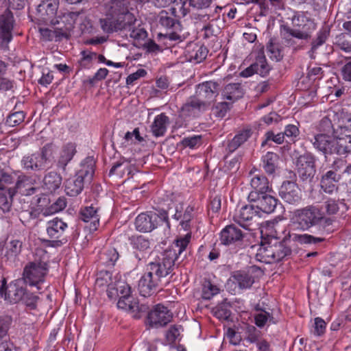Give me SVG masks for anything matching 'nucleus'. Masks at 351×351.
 I'll return each instance as SVG.
<instances>
[{"label": "nucleus", "instance_id": "obj_7", "mask_svg": "<svg viewBox=\"0 0 351 351\" xmlns=\"http://www.w3.org/2000/svg\"><path fill=\"white\" fill-rule=\"evenodd\" d=\"M173 6L171 8V12L162 10L159 14V24L169 32H167L164 37L176 43L182 42L184 38L180 34L182 25L176 15H181L180 12H173Z\"/></svg>", "mask_w": 351, "mask_h": 351}, {"label": "nucleus", "instance_id": "obj_58", "mask_svg": "<svg viewBox=\"0 0 351 351\" xmlns=\"http://www.w3.org/2000/svg\"><path fill=\"white\" fill-rule=\"evenodd\" d=\"M117 18L119 23L123 26V29H127L128 27L131 28V26L134 25L136 21L135 16L130 12L129 9Z\"/></svg>", "mask_w": 351, "mask_h": 351}, {"label": "nucleus", "instance_id": "obj_34", "mask_svg": "<svg viewBox=\"0 0 351 351\" xmlns=\"http://www.w3.org/2000/svg\"><path fill=\"white\" fill-rule=\"evenodd\" d=\"M14 189L16 193H19L23 195H33L36 191V189L32 186V178L24 174L18 177Z\"/></svg>", "mask_w": 351, "mask_h": 351}, {"label": "nucleus", "instance_id": "obj_35", "mask_svg": "<svg viewBox=\"0 0 351 351\" xmlns=\"http://www.w3.org/2000/svg\"><path fill=\"white\" fill-rule=\"evenodd\" d=\"M279 156L272 152H268L261 157V165L268 175H273L278 167Z\"/></svg>", "mask_w": 351, "mask_h": 351}, {"label": "nucleus", "instance_id": "obj_9", "mask_svg": "<svg viewBox=\"0 0 351 351\" xmlns=\"http://www.w3.org/2000/svg\"><path fill=\"white\" fill-rule=\"evenodd\" d=\"M51 150L49 145L43 146L39 152L24 156L21 160L22 167L29 171H39L47 168L50 163Z\"/></svg>", "mask_w": 351, "mask_h": 351}, {"label": "nucleus", "instance_id": "obj_37", "mask_svg": "<svg viewBox=\"0 0 351 351\" xmlns=\"http://www.w3.org/2000/svg\"><path fill=\"white\" fill-rule=\"evenodd\" d=\"M80 58L76 63V74L82 70H88L93 66L94 59L97 54L95 52L83 50L80 52Z\"/></svg>", "mask_w": 351, "mask_h": 351}, {"label": "nucleus", "instance_id": "obj_33", "mask_svg": "<svg viewBox=\"0 0 351 351\" xmlns=\"http://www.w3.org/2000/svg\"><path fill=\"white\" fill-rule=\"evenodd\" d=\"M99 22L102 31L108 34L123 29L118 18L111 14H106L104 18L100 19Z\"/></svg>", "mask_w": 351, "mask_h": 351}, {"label": "nucleus", "instance_id": "obj_60", "mask_svg": "<svg viewBox=\"0 0 351 351\" xmlns=\"http://www.w3.org/2000/svg\"><path fill=\"white\" fill-rule=\"evenodd\" d=\"M129 31L130 37L137 42L144 40L147 36V31L140 26L137 27H131L129 29Z\"/></svg>", "mask_w": 351, "mask_h": 351}, {"label": "nucleus", "instance_id": "obj_25", "mask_svg": "<svg viewBox=\"0 0 351 351\" xmlns=\"http://www.w3.org/2000/svg\"><path fill=\"white\" fill-rule=\"evenodd\" d=\"M129 243L134 250L135 258L138 261L145 258L150 250L151 242L149 238L143 235L134 234L129 237Z\"/></svg>", "mask_w": 351, "mask_h": 351}, {"label": "nucleus", "instance_id": "obj_15", "mask_svg": "<svg viewBox=\"0 0 351 351\" xmlns=\"http://www.w3.org/2000/svg\"><path fill=\"white\" fill-rule=\"evenodd\" d=\"M298 176L303 181L311 182L315 172V158L311 154H305L298 157L296 162Z\"/></svg>", "mask_w": 351, "mask_h": 351}, {"label": "nucleus", "instance_id": "obj_30", "mask_svg": "<svg viewBox=\"0 0 351 351\" xmlns=\"http://www.w3.org/2000/svg\"><path fill=\"white\" fill-rule=\"evenodd\" d=\"M76 153V145L73 143H68L64 145L60 152L57 162V167L64 171L68 163L73 159Z\"/></svg>", "mask_w": 351, "mask_h": 351}, {"label": "nucleus", "instance_id": "obj_63", "mask_svg": "<svg viewBox=\"0 0 351 351\" xmlns=\"http://www.w3.org/2000/svg\"><path fill=\"white\" fill-rule=\"evenodd\" d=\"M182 144L184 147H188L191 149L197 147L202 144L201 136L197 135L184 138L182 140Z\"/></svg>", "mask_w": 351, "mask_h": 351}, {"label": "nucleus", "instance_id": "obj_41", "mask_svg": "<svg viewBox=\"0 0 351 351\" xmlns=\"http://www.w3.org/2000/svg\"><path fill=\"white\" fill-rule=\"evenodd\" d=\"M23 247V242L18 239H12L5 244V256L11 261H14L21 254Z\"/></svg>", "mask_w": 351, "mask_h": 351}, {"label": "nucleus", "instance_id": "obj_17", "mask_svg": "<svg viewBox=\"0 0 351 351\" xmlns=\"http://www.w3.org/2000/svg\"><path fill=\"white\" fill-rule=\"evenodd\" d=\"M247 198L250 203L254 204L259 215L261 213L267 214L273 213L278 204V199L269 193H265L261 195L252 193L248 195Z\"/></svg>", "mask_w": 351, "mask_h": 351}, {"label": "nucleus", "instance_id": "obj_21", "mask_svg": "<svg viewBox=\"0 0 351 351\" xmlns=\"http://www.w3.org/2000/svg\"><path fill=\"white\" fill-rule=\"evenodd\" d=\"M230 281L234 285V290L239 292L252 287L255 282L253 271L251 269L247 271L239 270L232 273Z\"/></svg>", "mask_w": 351, "mask_h": 351}, {"label": "nucleus", "instance_id": "obj_47", "mask_svg": "<svg viewBox=\"0 0 351 351\" xmlns=\"http://www.w3.org/2000/svg\"><path fill=\"white\" fill-rule=\"evenodd\" d=\"M119 258V254L117 250L113 247L104 250L100 254V261L106 267H113Z\"/></svg>", "mask_w": 351, "mask_h": 351}, {"label": "nucleus", "instance_id": "obj_1", "mask_svg": "<svg viewBox=\"0 0 351 351\" xmlns=\"http://www.w3.org/2000/svg\"><path fill=\"white\" fill-rule=\"evenodd\" d=\"M291 222L298 230H309L317 228V234L314 236L307 233L292 234L291 240L300 245H317L326 241L325 236L332 234L337 230L336 220L334 217H326L317 206L309 205L293 212Z\"/></svg>", "mask_w": 351, "mask_h": 351}, {"label": "nucleus", "instance_id": "obj_23", "mask_svg": "<svg viewBox=\"0 0 351 351\" xmlns=\"http://www.w3.org/2000/svg\"><path fill=\"white\" fill-rule=\"evenodd\" d=\"M279 195L286 202L295 204L300 202L302 199L301 190L295 182L285 181L282 184Z\"/></svg>", "mask_w": 351, "mask_h": 351}, {"label": "nucleus", "instance_id": "obj_45", "mask_svg": "<svg viewBox=\"0 0 351 351\" xmlns=\"http://www.w3.org/2000/svg\"><path fill=\"white\" fill-rule=\"evenodd\" d=\"M268 56L272 60L279 62L284 57V47L278 43H274L271 40L267 45Z\"/></svg>", "mask_w": 351, "mask_h": 351}, {"label": "nucleus", "instance_id": "obj_18", "mask_svg": "<svg viewBox=\"0 0 351 351\" xmlns=\"http://www.w3.org/2000/svg\"><path fill=\"white\" fill-rule=\"evenodd\" d=\"M59 7V0H43L37 7V15L46 23H57L56 19Z\"/></svg>", "mask_w": 351, "mask_h": 351}, {"label": "nucleus", "instance_id": "obj_19", "mask_svg": "<svg viewBox=\"0 0 351 351\" xmlns=\"http://www.w3.org/2000/svg\"><path fill=\"white\" fill-rule=\"evenodd\" d=\"M341 176L336 171L329 170L322 176L320 179L321 191L327 195L335 196L339 191V182Z\"/></svg>", "mask_w": 351, "mask_h": 351}, {"label": "nucleus", "instance_id": "obj_59", "mask_svg": "<svg viewBox=\"0 0 351 351\" xmlns=\"http://www.w3.org/2000/svg\"><path fill=\"white\" fill-rule=\"evenodd\" d=\"M229 109V105L227 102L217 103L211 109V113L215 117L223 118Z\"/></svg>", "mask_w": 351, "mask_h": 351}, {"label": "nucleus", "instance_id": "obj_39", "mask_svg": "<svg viewBox=\"0 0 351 351\" xmlns=\"http://www.w3.org/2000/svg\"><path fill=\"white\" fill-rule=\"evenodd\" d=\"M187 233L184 235H179L176 237L173 243V249L167 250V251H174L176 254V260H178V256L182 254L183 252H184L189 245L191 243L192 238V232L191 231H186Z\"/></svg>", "mask_w": 351, "mask_h": 351}, {"label": "nucleus", "instance_id": "obj_10", "mask_svg": "<svg viewBox=\"0 0 351 351\" xmlns=\"http://www.w3.org/2000/svg\"><path fill=\"white\" fill-rule=\"evenodd\" d=\"M67 229V223L60 218L56 217L48 221L46 224V231L51 239L49 245L58 247L65 244L68 241L66 236Z\"/></svg>", "mask_w": 351, "mask_h": 351}, {"label": "nucleus", "instance_id": "obj_64", "mask_svg": "<svg viewBox=\"0 0 351 351\" xmlns=\"http://www.w3.org/2000/svg\"><path fill=\"white\" fill-rule=\"evenodd\" d=\"M180 328L171 326L166 333V339L169 343H174L180 336Z\"/></svg>", "mask_w": 351, "mask_h": 351}, {"label": "nucleus", "instance_id": "obj_55", "mask_svg": "<svg viewBox=\"0 0 351 351\" xmlns=\"http://www.w3.org/2000/svg\"><path fill=\"white\" fill-rule=\"evenodd\" d=\"M245 339L251 343H255L261 339V332L252 325H247L245 329Z\"/></svg>", "mask_w": 351, "mask_h": 351}, {"label": "nucleus", "instance_id": "obj_48", "mask_svg": "<svg viewBox=\"0 0 351 351\" xmlns=\"http://www.w3.org/2000/svg\"><path fill=\"white\" fill-rule=\"evenodd\" d=\"M204 106L203 101L195 96V97L191 98L189 101L183 105L182 111L185 115L191 116L199 112L201 108Z\"/></svg>", "mask_w": 351, "mask_h": 351}, {"label": "nucleus", "instance_id": "obj_2", "mask_svg": "<svg viewBox=\"0 0 351 351\" xmlns=\"http://www.w3.org/2000/svg\"><path fill=\"white\" fill-rule=\"evenodd\" d=\"M176 259L174 251H165L155 261L149 263L138 280V290L141 295L148 297L160 289L161 279L173 270Z\"/></svg>", "mask_w": 351, "mask_h": 351}, {"label": "nucleus", "instance_id": "obj_51", "mask_svg": "<svg viewBox=\"0 0 351 351\" xmlns=\"http://www.w3.org/2000/svg\"><path fill=\"white\" fill-rule=\"evenodd\" d=\"M39 300L40 298L37 295L26 289L20 302L24 304L27 309L32 311L37 308Z\"/></svg>", "mask_w": 351, "mask_h": 351}, {"label": "nucleus", "instance_id": "obj_14", "mask_svg": "<svg viewBox=\"0 0 351 351\" xmlns=\"http://www.w3.org/2000/svg\"><path fill=\"white\" fill-rule=\"evenodd\" d=\"M259 215L253 203L244 205L236 210L232 220L245 230H250V227L255 222V218H259Z\"/></svg>", "mask_w": 351, "mask_h": 351}, {"label": "nucleus", "instance_id": "obj_56", "mask_svg": "<svg viewBox=\"0 0 351 351\" xmlns=\"http://www.w3.org/2000/svg\"><path fill=\"white\" fill-rule=\"evenodd\" d=\"M324 206L328 215H336L339 210V198H327L324 202Z\"/></svg>", "mask_w": 351, "mask_h": 351}, {"label": "nucleus", "instance_id": "obj_22", "mask_svg": "<svg viewBox=\"0 0 351 351\" xmlns=\"http://www.w3.org/2000/svg\"><path fill=\"white\" fill-rule=\"evenodd\" d=\"M213 0H174L173 12H180L182 16H186L190 10V7L197 10L208 9Z\"/></svg>", "mask_w": 351, "mask_h": 351}, {"label": "nucleus", "instance_id": "obj_6", "mask_svg": "<svg viewBox=\"0 0 351 351\" xmlns=\"http://www.w3.org/2000/svg\"><path fill=\"white\" fill-rule=\"evenodd\" d=\"M134 224L136 229L142 232H150L164 224L168 230L171 228L169 213L164 209L140 213L136 217Z\"/></svg>", "mask_w": 351, "mask_h": 351}, {"label": "nucleus", "instance_id": "obj_43", "mask_svg": "<svg viewBox=\"0 0 351 351\" xmlns=\"http://www.w3.org/2000/svg\"><path fill=\"white\" fill-rule=\"evenodd\" d=\"M39 33L41 39L44 41H60L64 36L57 26H53L52 29L48 27H39Z\"/></svg>", "mask_w": 351, "mask_h": 351}, {"label": "nucleus", "instance_id": "obj_12", "mask_svg": "<svg viewBox=\"0 0 351 351\" xmlns=\"http://www.w3.org/2000/svg\"><path fill=\"white\" fill-rule=\"evenodd\" d=\"M99 210L100 207L97 200L94 199L90 202L87 199H85L84 204L80 209L79 219L84 222L90 223L89 230L90 232L96 231L99 226Z\"/></svg>", "mask_w": 351, "mask_h": 351}, {"label": "nucleus", "instance_id": "obj_16", "mask_svg": "<svg viewBox=\"0 0 351 351\" xmlns=\"http://www.w3.org/2000/svg\"><path fill=\"white\" fill-rule=\"evenodd\" d=\"M172 317L173 314L167 307L158 304L148 313L147 322L150 327L159 328L169 324Z\"/></svg>", "mask_w": 351, "mask_h": 351}, {"label": "nucleus", "instance_id": "obj_3", "mask_svg": "<svg viewBox=\"0 0 351 351\" xmlns=\"http://www.w3.org/2000/svg\"><path fill=\"white\" fill-rule=\"evenodd\" d=\"M291 23L294 28L282 25L280 29V36L287 46L295 45L294 38L307 40L315 28L313 21L303 12H295L291 19Z\"/></svg>", "mask_w": 351, "mask_h": 351}, {"label": "nucleus", "instance_id": "obj_44", "mask_svg": "<svg viewBox=\"0 0 351 351\" xmlns=\"http://www.w3.org/2000/svg\"><path fill=\"white\" fill-rule=\"evenodd\" d=\"M195 210V208L193 205H189L182 214V219L180 221V226L185 231H191V223L196 216Z\"/></svg>", "mask_w": 351, "mask_h": 351}, {"label": "nucleus", "instance_id": "obj_13", "mask_svg": "<svg viewBox=\"0 0 351 351\" xmlns=\"http://www.w3.org/2000/svg\"><path fill=\"white\" fill-rule=\"evenodd\" d=\"M0 295L4 300L11 304H17L23 299L27 288L21 285V282L16 280L7 285V280L3 278L1 280Z\"/></svg>", "mask_w": 351, "mask_h": 351}, {"label": "nucleus", "instance_id": "obj_31", "mask_svg": "<svg viewBox=\"0 0 351 351\" xmlns=\"http://www.w3.org/2000/svg\"><path fill=\"white\" fill-rule=\"evenodd\" d=\"M62 176L56 171L47 173L43 180V189L48 193H56L62 184Z\"/></svg>", "mask_w": 351, "mask_h": 351}, {"label": "nucleus", "instance_id": "obj_54", "mask_svg": "<svg viewBox=\"0 0 351 351\" xmlns=\"http://www.w3.org/2000/svg\"><path fill=\"white\" fill-rule=\"evenodd\" d=\"M25 113L22 110L11 112L6 118V124L10 127L19 125L24 121Z\"/></svg>", "mask_w": 351, "mask_h": 351}, {"label": "nucleus", "instance_id": "obj_36", "mask_svg": "<svg viewBox=\"0 0 351 351\" xmlns=\"http://www.w3.org/2000/svg\"><path fill=\"white\" fill-rule=\"evenodd\" d=\"M244 95V90L240 83H230L227 84L222 92L225 99L234 102L241 98Z\"/></svg>", "mask_w": 351, "mask_h": 351}, {"label": "nucleus", "instance_id": "obj_61", "mask_svg": "<svg viewBox=\"0 0 351 351\" xmlns=\"http://www.w3.org/2000/svg\"><path fill=\"white\" fill-rule=\"evenodd\" d=\"M340 49L346 52H351V34L349 33L342 34L337 40Z\"/></svg>", "mask_w": 351, "mask_h": 351}, {"label": "nucleus", "instance_id": "obj_27", "mask_svg": "<svg viewBox=\"0 0 351 351\" xmlns=\"http://www.w3.org/2000/svg\"><path fill=\"white\" fill-rule=\"evenodd\" d=\"M14 22V16L10 11L8 10L0 15V42L2 43H8L12 40Z\"/></svg>", "mask_w": 351, "mask_h": 351}, {"label": "nucleus", "instance_id": "obj_28", "mask_svg": "<svg viewBox=\"0 0 351 351\" xmlns=\"http://www.w3.org/2000/svg\"><path fill=\"white\" fill-rule=\"evenodd\" d=\"M251 176L250 185L251 191L248 195L252 193L261 195L265 193H270L272 191V187L267 178L263 174L253 175L252 171L250 173Z\"/></svg>", "mask_w": 351, "mask_h": 351}, {"label": "nucleus", "instance_id": "obj_52", "mask_svg": "<svg viewBox=\"0 0 351 351\" xmlns=\"http://www.w3.org/2000/svg\"><path fill=\"white\" fill-rule=\"evenodd\" d=\"M273 246L274 263L282 261L291 253V249L282 243H276Z\"/></svg>", "mask_w": 351, "mask_h": 351}, {"label": "nucleus", "instance_id": "obj_46", "mask_svg": "<svg viewBox=\"0 0 351 351\" xmlns=\"http://www.w3.org/2000/svg\"><path fill=\"white\" fill-rule=\"evenodd\" d=\"M254 65H255L256 73L262 77L267 76L271 70V66L269 65L263 53H258L254 62Z\"/></svg>", "mask_w": 351, "mask_h": 351}, {"label": "nucleus", "instance_id": "obj_38", "mask_svg": "<svg viewBox=\"0 0 351 351\" xmlns=\"http://www.w3.org/2000/svg\"><path fill=\"white\" fill-rule=\"evenodd\" d=\"M274 246L261 241L257 249L256 259L260 262L270 264L274 263Z\"/></svg>", "mask_w": 351, "mask_h": 351}, {"label": "nucleus", "instance_id": "obj_32", "mask_svg": "<svg viewBox=\"0 0 351 351\" xmlns=\"http://www.w3.org/2000/svg\"><path fill=\"white\" fill-rule=\"evenodd\" d=\"M169 118L163 112L156 115L152 123L151 131L155 137L163 136L167 130Z\"/></svg>", "mask_w": 351, "mask_h": 351}, {"label": "nucleus", "instance_id": "obj_8", "mask_svg": "<svg viewBox=\"0 0 351 351\" xmlns=\"http://www.w3.org/2000/svg\"><path fill=\"white\" fill-rule=\"evenodd\" d=\"M49 271L48 264L44 261H32L27 263L23 269V279L29 287H35L38 290L45 280Z\"/></svg>", "mask_w": 351, "mask_h": 351}, {"label": "nucleus", "instance_id": "obj_49", "mask_svg": "<svg viewBox=\"0 0 351 351\" xmlns=\"http://www.w3.org/2000/svg\"><path fill=\"white\" fill-rule=\"evenodd\" d=\"M219 287L210 280H205L202 285V297L204 300H209L219 293Z\"/></svg>", "mask_w": 351, "mask_h": 351}, {"label": "nucleus", "instance_id": "obj_40", "mask_svg": "<svg viewBox=\"0 0 351 351\" xmlns=\"http://www.w3.org/2000/svg\"><path fill=\"white\" fill-rule=\"evenodd\" d=\"M252 134L251 128H245L241 130L234 138L228 143L227 149L230 152H233L237 149L242 144L248 140Z\"/></svg>", "mask_w": 351, "mask_h": 351}, {"label": "nucleus", "instance_id": "obj_62", "mask_svg": "<svg viewBox=\"0 0 351 351\" xmlns=\"http://www.w3.org/2000/svg\"><path fill=\"white\" fill-rule=\"evenodd\" d=\"M282 133L284 134V138L287 136L290 141L295 142L300 134V130L295 125L289 124L285 126V130Z\"/></svg>", "mask_w": 351, "mask_h": 351}, {"label": "nucleus", "instance_id": "obj_24", "mask_svg": "<svg viewBox=\"0 0 351 351\" xmlns=\"http://www.w3.org/2000/svg\"><path fill=\"white\" fill-rule=\"evenodd\" d=\"M333 134L340 148L344 149L343 154L351 153V119L339 125L337 130L333 129Z\"/></svg>", "mask_w": 351, "mask_h": 351}, {"label": "nucleus", "instance_id": "obj_11", "mask_svg": "<svg viewBox=\"0 0 351 351\" xmlns=\"http://www.w3.org/2000/svg\"><path fill=\"white\" fill-rule=\"evenodd\" d=\"M125 289L126 290L125 294L119 298L117 307L129 312L135 319L141 318L142 313H146L149 310V306L143 304H140L138 300L130 295V287H125Z\"/></svg>", "mask_w": 351, "mask_h": 351}, {"label": "nucleus", "instance_id": "obj_4", "mask_svg": "<svg viewBox=\"0 0 351 351\" xmlns=\"http://www.w3.org/2000/svg\"><path fill=\"white\" fill-rule=\"evenodd\" d=\"M319 133L309 138L313 147L326 157L327 155L334 154L343 155V149L340 148L333 134V126L331 121L327 118L322 119L319 123Z\"/></svg>", "mask_w": 351, "mask_h": 351}, {"label": "nucleus", "instance_id": "obj_50", "mask_svg": "<svg viewBox=\"0 0 351 351\" xmlns=\"http://www.w3.org/2000/svg\"><path fill=\"white\" fill-rule=\"evenodd\" d=\"M128 0H110V14L119 17L128 10Z\"/></svg>", "mask_w": 351, "mask_h": 351}, {"label": "nucleus", "instance_id": "obj_26", "mask_svg": "<svg viewBox=\"0 0 351 351\" xmlns=\"http://www.w3.org/2000/svg\"><path fill=\"white\" fill-rule=\"evenodd\" d=\"M217 90V83L207 81L197 86L195 91L196 97L203 101L204 105H206L215 99L218 95Z\"/></svg>", "mask_w": 351, "mask_h": 351}, {"label": "nucleus", "instance_id": "obj_29", "mask_svg": "<svg viewBox=\"0 0 351 351\" xmlns=\"http://www.w3.org/2000/svg\"><path fill=\"white\" fill-rule=\"evenodd\" d=\"M78 16V14L73 12H66L63 13L62 15L56 16V19H58L57 23H50L53 26H57L58 29L64 33V37L68 34L74 27L75 20Z\"/></svg>", "mask_w": 351, "mask_h": 351}, {"label": "nucleus", "instance_id": "obj_57", "mask_svg": "<svg viewBox=\"0 0 351 351\" xmlns=\"http://www.w3.org/2000/svg\"><path fill=\"white\" fill-rule=\"evenodd\" d=\"M330 34V29L325 26L319 30L316 38L312 43V49L316 50L319 46L322 45L328 38Z\"/></svg>", "mask_w": 351, "mask_h": 351}, {"label": "nucleus", "instance_id": "obj_20", "mask_svg": "<svg viewBox=\"0 0 351 351\" xmlns=\"http://www.w3.org/2000/svg\"><path fill=\"white\" fill-rule=\"evenodd\" d=\"M244 233L235 224L226 226L219 233L221 244L226 246L237 245L243 241Z\"/></svg>", "mask_w": 351, "mask_h": 351}, {"label": "nucleus", "instance_id": "obj_5", "mask_svg": "<svg viewBox=\"0 0 351 351\" xmlns=\"http://www.w3.org/2000/svg\"><path fill=\"white\" fill-rule=\"evenodd\" d=\"M95 173V162L92 158H86L80 165L75 175L65 181V193L70 197H76L84 189V183L90 182Z\"/></svg>", "mask_w": 351, "mask_h": 351}, {"label": "nucleus", "instance_id": "obj_42", "mask_svg": "<svg viewBox=\"0 0 351 351\" xmlns=\"http://www.w3.org/2000/svg\"><path fill=\"white\" fill-rule=\"evenodd\" d=\"M208 49L203 45L195 44L188 50L189 60L195 64L203 62L207 57Z\"/></svg>", "mask_w": 351, "mask_h": 351}, {"label": "nucleus", "instance_id": "obj_53", "mask_svg": "<svg viewBox=\"0 0 351 351\" xmlns=\"http://www.w3.org/2000/svg\"><path fill=\"white\" fill-rule=\"evenodd\" d=\"M285 138L284 134L282 132H279L277 134H275L272 130L267 131L264 134V140L261 143V147H264L269 144V141H273L276 144H282L284 142Z\"/></svg>", "mask_w": 351, "mask_h": 351}]
</instances>
